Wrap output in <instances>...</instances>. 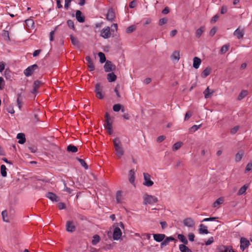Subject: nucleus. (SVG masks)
<instances>
[{"mask_svg":"<svg viewBox=\"0 0 252 252\" xmlns=\"http://www.w3.org/2000/svg\"><path fill=\"white\" fill-rule=\"evenodd\" d=\"M135 171H134V169H131L129 171V174H128V176H129L128 180H129V182L134 187H136V184H135Z\"/></svg>","mask_w":252,"mask_h":252,"instance_id":"nucleus-11","label":"nucleus"},{"mask_svg":"<svg viewBox=\"0 0 252 252\" xmlns=\"http://www.w3.org/2000/svg\"><path fill=\"white\" fill-rule=\"evenodd\" d=\"M107 79L109 82H113L116 80L117 76L114 72H111L107 74Z\"/></svg>","mask_w":252,"mask_h":252,"instance_id":"nucleus-26","label":"nucleus"},{"mask_svg":"<svg viewBox=\"0 0 252 252\" xmlns=\"http://www.w3.org/2000/svg\"><path fill=\"white\" fill-rule=\"evenodd\" d=\"M199 233L201 234H207L209 233L207 227L204 224L199 225Z\"/></svg>","mask_w":252,"mask_h":252,"instance_id":"nucleus-23","label":"nucleus"},{"mask_svg":"<svg viewBox=\"0 0 252 252\" xmlns=\"http://www.w3.org/2000/svg\"><path fill=\"white\" fill-rule=\"evenodd\" d=\"M244 155V153L243 151H241L238 152L235 155V161L236 162L240 161L242 159V158L243 157Z\"/></svg>","mask_w":252,"mask_h":252,"instance_id":"nucleus-28","label":"nucleus"},{"mask_svg":"<svg viewBox=\"0 0 252 252\" xmlns=\"http://www.w3.org/2000/svg\"><path fill=\"white\" fill-rule=\"evenodd\" d=\"M249 188V185L246 184L242 186L238 190L237 194L238 195H241L244 193H245L246 190Z\"/></svg>","mask_w":252,"mask_h":252,"instance_id":"nucleus-29","label":"nucleus"},{"mask_svg":"<svg viewBox=\"0 0 252 252\" xmlns=\"http://www.w3.org/2000/svg\"><path fill=\"white\" fill-rule=\"evenodd\" d=\"M182 145V143L181 142H178L175 143L172 147V150L174 151H176L178 150V149H179L181 148Z\"/></svg>","mask_w":252,"mask_h":252,"instance_id":"nucleus-42","label":"nucleus"},{"mask_svg":"<svg viewBox=\"0 0 252 252\" xmlns=\"http://www.w3.org/2000/svg\"><path fill=\"white\" fill-rule=\"evenodd\" d=\"M171 58L172 60H175L176 62H178L180 59V53L178 51H174L172 55L171 56Z\"/></svg>","mask_w":252,"mask_h":252,"instance_id":"nucleus-32","label":"nucleus"},{"mask_svg":"<svg viewBox=\"0 0 252 252\" xmlns=\"http://www.w3.org/2000/svg\"><path fill=\"white\" fill-rule=\"evenodd\" d=\"M165 235L164 234H153L154 239L157 242H162L165 239Z\"/></svg>","mask_w":252,"mask_h":252,"instance_id":"nucleus-17","label":"nucleus"},{"mask_svg":"<svg viewBox=\"0 0 252 252\" xmlns=\"http://www.w3.org/2000/svg\"><path fill=\"white\" fill-rule=\"evenodd\" d=\"M183 224L189 228H193L195 226V221L191 218H187L183 220Z\"/></svg>","mask_w":252,"mask_h":252,"instance_id":"nucleus-8","label":"nucleus"},{"mask_svg":"<svg viewBox=\"0 0 252 252\" xmlns=\"http://www.w3.org/2000/svg\"><path fill=\"white\" fill-rule=\"evenodd\" d=\"M67 24L69 28L72 29L73 31H75V28L74 26V22L71 20H68L67 21Z\"/></svg>","mask_w":252,"mask_h":252,"instance_id":"nucleus-47","label":"nucleus"},{"mask_svg":"<svg viewBox=\"0 0 252 252\" xmlns=\"http://www.w3.org/2000/svg\"><path fill=\"white\" fill-rule=\"evenodd\" d=\"M76 159L80 162V164L83 167H84L85 169H88V166L84 159L79 158H76Z\"/></svg>","mask_w":252,"mask_h":252,"instance_id":"nucleus-41","label":"nucleus"},{"mask_svg":"<svg viewBox=\"0 0 252 252\" xmlns=\"http://www.w3.org/2000/svg\"><path fill=\"white\" fill-rule=\"evenodd\" d=\"M41 83V82L40 81H38V80L35 81L33 83V88L37 89L38 90Z\"/></svg>","mask_w":252,"mask_h":252,"instance_id":"nucleus-53","label":"nucleus"},{"mask_svg":"<svg viewBox=\"0 0 252 252\" xmlns=\"http://www.w3.org/2000/svg\"><path fill=\"white\" fill-rule=\"evenodd\" d=\"M102 91V87L100 85V83H97L95 85L94 92L96 94V96L99 99H102L103 98V95H102L101 92Z\"/></svg>","mask_w":252,"mask_h":252,"instance_id":"nucleus-7","label":"nucleus"},{"mask_svg":"<svg viewBox=\"0 0 252 252\" xmlns=\"http://www.w3.org/2000/svg\"><path fill=\"white\" fill-rule=\"evenodd\" d=\"M167 22V19L166 18H161L159 20L158 24L159 26H162L163 25L166 24Z\"/></svg>","mask_w":252,"mask_h":252,"instance_id":"nucleus-55","label":"nucleus"},{"mask_svg":"<svg viewBox=\"0 0 252 252\" xmlns=\"http://www.w3.org/2000/svg\"><path fill=\"white\" fill-rule=\"evenodd\" d=\"M72 0H64L65 3H64V8L66 10H67L70 5V3L71 2Z\"/></svg>","mask_w":252,"mask_h":252,"instance_id":"nucleus-54","label":"nucleus"},{"mask_svg":"<svg viewBox=\"0 0 252 252\" xmlns=\"http://www.w3.org/2000/svg\"><path fill=\"white\" fill-rule=\"evenodd\" d=\"M217 32V29L216 28L214 27L213 28H212L210 31V35L211 36H213L215 35V34Z\"/></svg>","mask_w":252,"mask_h":252,"instance_id":"nucleus-63","label":"nucleus"},{"mask_svg":"<svg viewBox=\"0 0 252 252\" xmlns=\"http://www.w3.org/2000/svg\"><path fill=\"white\" fill-rule=\"evenodd\" d=\"M46 197L50 199L52 201L59 202L60 201V198L57 196V195L52 192H48L46 194Z\"/></svg>","mask_w":252,"mask_h":252,"instance_id":"nucleus-13","label":"nucleus"},{"mask_svg":"<svg viewBox=\"0 0 252 252\" xmlns=\"http://www.w3.org/2000/svg\"><path fill=\"white\" fill-rule=\"evenodd\" d=\"M144 181L143 185L146 187H151L154 184V181L152 180L151 176L148 173L144 172L143 173Z\"/></svg>","mask_w":252,"mask_h":252,"instance_id":"nucleus-3","label":"nucleus"},{"mask_svg":"<svg viewBox=\"0 0 252 252\" xmlns=\"http://www.w3.org/2000/svg\"><path fill=\"white\" fill-rule=\"evenodd\" d=\"M245 33V29L244 28L239 26L233 32V35L238 39L243 38Z\"/></svg>","mask_w":252,"mask_h":252,"instance_id":"nucleus-4","label":"nucleus"},{"mask_svg":"<svg viewBox=\"0 0 252 252\" xmlns=\"http://www.w3.org/2000/svg\"><path fill=\"white\" fill-rule=\"evenodd\" d=\"M250 245V242L245 238H241L240 240V249L244 251Z\"/></svg>","mask_w":252,"mask_h":252,"instance_id":"nucleus-10","label":"nucleus"},{"mask_svg":"<svg viewBox=\"0 0 252 252\" xmlns=\"http://www.w3.org/2000/svg\"><path fill=\"white\" fill-rule=\"evenodd\" d=\"M29 149L30 150V151L32 153H35L36 152L37 149L35 146H31L28 147Z\"/></svg>","mask_w":252,"mask_h":252,"instance_id":"nucleus-61","label":"nucleus"},{"mask_svg":"<svg viewBox=\"0 0 252 252\" xmlns=\"http://www.w3.org/2000/svg\"><path fill=\"white\" fill-rule=\"evenodd\" d=\"M201 63V60L198 57H195L193 59V67L197 69L199 67Z\"/></svg>","mask_w":252,"mask_h":252,"instance_id":"nucleus-20","label":"nucleus"},{"mask_svg":"<svg viewBox=\"0 0 252 252\" xmlns=\"http://www.w3.org/2000/svg\"><path fill=\"white\" fill-rule=\"evenodd\" d=\"M211 72V68L210 67H206L201 73V77L205 78L209 76Z\"/></svg>","mask_w":252,"mask_h":252,"instance_id":"nucleus-24","label":"nucleus"},{"mask_svg":"<svg viewBox=\"0 0 252 252\" xmlns=\"http://www.w3.org/2000/svg\"><path fill=\"white\" fill-rule=\"evenodd\" d=\"M122 231L120 228L118 227H116L113 231V238L115 240H119L122 236Z\"/></svg>","mask_w":252,"mask_h":252,"instance_id":"nucleus-9","label":"nucleus"},{"mask_svg":"<svg viewBox=\"0 0 252 252\" xmlns=\"http://www.w3.org/2000/svg\"><path fill=\"white\" fill-rule=\"evenodd\" d=\"M1 215L2 217V220L4 221L8 222L9 220L7 219V212L6 210H4L1 213Z\"/></svg>","mask_w":252,"mask_h":252,"instance_id":"nucleus-46","label":"nucleus"},{"mask_svg":"<svg viewBox=\"0 0 252 252\" xmlns=\"http://www.w3.org/2000/svg\"><path fill=\"white\" fill-rule=\"evenodd\" d=\"M179 250L181 252H192L190 249L184 244L179 245Z\"/></svg>","mask_w":252,"mask_h":252,"instance_id":"nucleus-33","label":"nucleus"},{"mask_svg":"<svg viewBox=\"0 0 252 252\" xmlns=\"http://www.w3.org/2000/svg\"><path fill=\"white\" fill-rule=\"evenodd\" d=\"M188 238L190 241L193 242L194 241V235L192 233H189L188 235Z\"/></svg>","mask_w":252,"mask_h":252,"instance_id":"nucleus-64","label":"nucleus"},{"mask_svg":"<svg viewBox=\"0 0 252 252\" xmlns=\"http://www.w3.org/2000/svg\"><path fill=\"white\" fill-rule=\"evenodd\" d=\"M201 126V125H193L190 128L189 130L191 132H194L197 130Z\"/></svg>","mask_w":252,"mask_h":252,"instance_id":"nucleus-49","label":"nucleus"},{"mask_svg":"<svg viewBox=\"0 0 252 252\" xmlns=\"http://www.w3.org/2000/svg\"><path fill=\"white\" fill-rule=\"evenodd\" d=\"M238 129H239V126H234L233 128H232L231 129L230 132L232 134H235V133H236L237 132Z\"/></svg>","mask_w":252,"mask_h":252,"instance_id":"nucleus-62","label":"nucleus"},{"mask_svg":"<svg viewBox=\"0 0 252 252\" xmlns=\"http://www.w3.org/2000/svg\"><path fill=\"white\" fill-rule=\"evenodd\" d=\"M6 111L9 113H10V114H14V112H15V111L14 110V108L12 106H9L7 108H6Z\"/></svg>","mask_w":252,"mask_h":252,"instance_id":"nucleus-56","label":"nucleus"},{"mask_svg":"<svg viewBox=\"0 0 252 252\" xmlns=\"http://www.w3.org/2000/svg\"><path fill=\"white\" fill-rule=\"evenodd\" d=\"M115 154L117 157V159H120L125 155V150L123 147L122 143L119 138H115L113 140Z\"/></svg>","mask_w":252,"mask_h":252,"instance_id":"nucleus-1","label":"nucleus"},{"mask_svg":"<svg viewBox=\"0 0 252 252\" xmlns=\"http://www.w3.org/2000/svg\"><path fill=\"white\" fill-rule=\"evenodd\" d=\"M16 101H17V103L19 108L20 109H21V108L22 107V101H23V96L22 95L21 93L18 94Z\"/></svg>","mask_w":252,"mask_h":252,"instance_id":"nucleus-27","label":"nucleus"},{"mask_svg":"<svg viewBox=\"0 0 252 252\" xmlns=\"http://www.w3.org/2000/svg\"><path fill=\"white\" fill-rule=\"evenodd\" d=\"M224 201V198L220 197L216 201H215L212 205L213 208H219L220 204H221Z\"/></svg>","mask_w":252,"mask_h":252,"instance_id":"nucleus-22","label":"nucleus"},{"mask_svg":"<svg viewBox=\"0 0 252 252\" xmlns=\"http://www.w3.org/2000/svg\"><path fill=\"white\" fill-rule=\"evenodd\" d=\"M204 27H201L199 29H197L195 31V35L197 38H199L202 33L204 32Z\"/></svg>","mask_w":252,"mask_h":252,"instance_id":"nucleus-35","label":"nucleus"},{"mask_svg":"<svg viewBox=\"0 0 252 252\" xmlns=\"http://www.w3.org/2000/svg\"><path fill=\"white\" fill-rule=\"evenodd\" d=\"M214 92H215L214 90L210 89L209 87H208L203 92L204 97L205 98H208L209 97L211 96V95L214 94Z\"/></svg>","mask_w":252,"mask_h":252,"instance_id":"nucleus-21","label":"nucleus"},{"mask_svg":"<svg viewBox=\"0 0 252 252\" xmlns=\"http://www.w3.org/2000/svg\"><path fill=\"white\" fill-rule=\"evenodd\" d=\"M75 17L79 23H84L85 21V16L83 15L82 12L79 10L76 11Z\"/></svg>","mask_w":252,"mask_h":252,"instance_id":"nucleus-16","label":"nucleus"},{"mask_svg":"<svg viewBox=\"0 0 252 252\" xmlns=\"http://www.w3.org/2000/svg\"><path fill=\"white\" fill-rule=\"evenodd\" d=\"M213 242H214V238H213V237H211L205 242V244H206V245L208 246V245H211L212 243H213Z\"/></svg>","mask_w":252,"mask_h":252,"instance_id":"nucleus-57","label":"nucleus"},{"mask_svg":"<svg viewBox=\"0 0 252 252\" xmlns=\"http://www.w3.org/2000/svg\"><path fill=\"white\" fill-rule=\"evenodd\" d=\"M151 234L149 233H144L141 235V238L143 240H150L151 239Z\"/></svg>","mask_w":252,"mask_h":252,"instance_id":"nucleus-51","label":"nucleus"},{"mask_svg":"<svg viewBox=\"0 0 252 252\" xmlns=\"http://www.w3.org/2000/svg\"><path fill=\"white\" fill-rule=\"evenodd\" d=\"M178 238L185 244H187L188 243L187 239L183 234H178Z\"/></svg>","mask_w":252,"mask_h":252,"instance_id":"nucleus-43","label":"nucleus"},{"mask_svg":"<svg viewBox=\"0 0 252 252\" xmlns=\"http://www.w3.org/2000/svg\"><path fill=\"white\" fill-rule=\"evenodd\" d=\"M104 70L106 72L113 71L116 69V66L110 61H107L104 65Z\"/></svg>","mask_w":252,"mask_h":252,"instance_id":"nucleus-6","label":"nucleus"},{"mask_svg":"<svg viewBox=\"0 0 252 252\" xmlns=\"http://www.w3.org/2000/svg\"><path fill=\"white\" fill-rule=\"evenodd\" d=\"M98 56L99 57V62L100 63H103L104 62L106 63L107 61L106 60L105 56L103 53L99 52L98 53Z\"/></svg>","mask_w":252,"mask_h":252,"instance_id":"nucleus-38","label":"nucleus"},{"mask_svg":"<svg viewBox=\"0 0 252 252\" xmlns=\"http://www.w3.org/2000/svg\"><path fill=\"white\" fill-rule=\"evenodd\" d=\"M113 110L114 112H118L120 110L123 113H124L125 111V107L119 103L114 104L113 106Z\"/></svg>","mask_w":252,"mask_h":252,"instance_id":"nucleus-18","label":"nucleus"},{"mask_svg":"<svg viewBox=\"0 0 252 252\" xmlns=\"http://www.w3.org/2000/svg\"><path fill=\"white\" fill-rule=\"evenodd\" d=\"M70 38L71 41V43L73 45L79 46L80 45V42L77 38L74 37L72 35H70Z\"/></svg>","mask_w":252,"mask_h":252,"instance_id":"nucleus-36","label":"nucleus"},{"mask_svg":"<svg viewBox=\"0 0 252 252\" xmlns=\"http://www.w3.org/2000/svg\"><path fill=\"white\" fill-rule=\"evenodd\" d=\"M17 138L19 139L18 143L20 144H23L26 142L25 135L23 133H19L17 135Z\"/></svg>","mask_w":252,"mask_h":252,"instance_id":"nucleus-19","label":"nucleus"},{"mask_svg":"<svg viewBox=\"0 0 252 252\" xmlns=\"http://www.w3.org/2000/svg\"><path fill=\"white\" fill-rule=\"evenodd\" d=\"M143 204L144 205H153L158 202V199L155 195L149 194L148 193H145L142 197Z\"/></svg>","mask_w":252,"mask_h":252,"instance_id":"nucleus-2","label":"nucleus"},{"mask_svg":"<svg viewBox=\"0 0 252 252\" xmlns=\"http://www.w3.org/2000/svg\"><path fill=\"white\" fill-rule=\"evenodd\" d=\"M115 18V14L114 11L112 8L108 9L106 14V19L109 21L112 22L114 20Z\"/></svg>","mask_w":252,"mask_h":252,"instance_id":"nucleus-12","label":"nucleus"},{"mask_svg":"<svg viewBox=\"0 0 252 252\" xmlns=\"http://www.w3.org/2000/svg\"><path fill=\"white\" fill-rule=\"evenodd\" d=\"M4 75L6 80H11L12 78V72L9 69L7 68L5 69Z\"/></svg>","mask_w":252,"mask_h":252,"instance_id":"nucleus-30","label":"nucleus"},{"mask_svg":"<svg viewBox=\"0 0 252 252\" xmlns=\"http://www.w3.org/2000/svg\"><path fill=\"white\" fill-rule=\"evenodd\" d=\"M248 94L247 90H242L238 96L237 99L241 100L245 98Z\"/></svg>","mask_w":252,"mask_h":252,"instance_id":"nucleus-31","label":"nucleus"},{"mask_svg":"<svg viewBox=\"0 0 252 252\" xmlns=\"http://www.w3.org/2000/svg\"><path fill=\"white\" fill-rule=\"evenodd\" d=\"M38 68V66L36 64H34L28 67L24 71L25 75L27 77L31 76L34 71Z\"/></svg>","mask_w":252,"mask_h":252,"instance_id":"nucleus-5","label":"nucleus"},{"mask_svg":"<svg viewBox=\"0 0 252 252\" xmlns=\"http://www.w3.org/2000/svg\"><path fill=\"white\" fill-rule=\"evenodd\" d=\"M252 169V162H249L246 166V171L248 172Z\"/></svg>","mask_w":252,"mask_h":252,"instance_id":"nucleus-58","label":"nucleus"},{"mask_svg":"<svg viewBox=\"0 0 252 252\" xmlns=\"http://www.w3.org/2000/svg\"><path fill=\"white\" fill-rule=\"evenodd\" d=\"M6 170V166L4 164L1 165L0 166V173L3 177H5L7 176V172Z\"/></svg>","mask_w":252,"mask_h":252,"instance_id":"nucleus-40","label":"nucleus"},{"mask_svg":"<svg viewBox=\"0 0 252 252\" xmlns=\"http://www.w3.org/2000/svg\"><path fill=\"white\" fill-rule=\"evenodd\" d=\"M122 197V191L121 190L118 191L116 193V200L118 203L121 202Z\"/></svg>","mask_w":252,"mask_h":252,"instance_id":"nucleus-45","label":"nucleus"},{"mask_svg":"<svg viewBox=\"0 0 252 252\" xmlns=\"http://www.w3.org/2000/svg\"><path fill=\"white\" fill-rule=\"evenodd\" d=\"M229 46L227 45H224L222 46L220 49V52L223 54L225 53L228 50Z\"/></svg>","mask_w":252,"mask_h":252,"instance_id":"nucleus-48","label":"nucleus"},{"mask_svg":"<svg viewBox=\"0 0 252 252\" xmlns=\"http://www.w3.org/2000/svg\"><path fill=\"white\" fill-rule=\"evenodd\" d=\"M66 230L69 232H73L75 230V226L72 221L68 220L66 222Z\"/></svg>","mask_w":252,"mask_h":252,"instance_id":"nucleus-14","label":"nucleus"},{"mask_svg":"<svg viewBox=\"0 0 252 252\" xmlns=\"http://www.w3.org/2000/svg\"><path fill=\"white\" fill-rule=\"evenodd\" d=\"M175 240V239L170 236V237H167L165 239L163 240V241L161 243V247H164L166 245H167L170 241H173Z\"/></svg>","mask_w":252,"mask_h":252,"instance_id":"nucleus-25","label":"nucleus"},{"mask_svg":"<svg viewBox=\"0 0 252 252\" xmlns=\"http://www.w3.org/2000/svg\"><path fill=\"white\" fill-rule=\"evenodd\" d=\"M218 250L219 252H227L228 248L223 245L220 246L218 247Z\"/></svg>","mask_w":252,"mask_h":252,"instance_id":"nucleus-44","label":"nucleus"},{"mask_svg":"<svg viewBox=\"0 0 252 252\" xmlns=\"http://www.w3.org/2000/svg\"><path fill=\"white\" fill-rule=\"evenodd\" d=\"M101 36L104 38H108L110 36V29L109 27L104 28L101 32Z\"/></svg>","mask_w":252,"mask_h":252,"instance_id":"nucleus-15","label":"nucleus"},{"mask_svg":"<svg viewBox=\"0 0 252 252\" xmlns=\"http://www.w3.org/2000/svg\"><path fill=\"white\" fill-rule=\"evenodd\" d=\"M25 22L27 25H31L32 27L34 25V22L32 19L26 20Z\"/></svg>","mask_w":252,"mask_h":252,"instance_id":"nucleus-60","label":"nucleus"},{"mask_svg":"<svg viewBox=\"0 0 252 252\" xmlns=\"http://www.w3.org/2000/svg\"><path fill=\"white\" fill-rule=\"evenodd\" d=\"M67 151L69 152L76 153L78 151V148L74 145H69L67 147Z\"/></svg>","mask_w":252,"mask_h":252,"instance_id":"nucleus-34","label":"nucleus"},{"mask_svg":"<svg viewBox=\"0 0 252 252\" xmlns=\"http://www.w3.org/2000/svg\"><path fill=\"white\" fill-rule=\"evenodd\" d=\"M100 241V237L99 235L95 234L93 237V239L92 241L93 245H96Z\"/></svg>","mask_w":252,"mask_h":252,"instance_id":"nucleus-39","label":"nucleus"},{"mask_svg":"<svg viewBox=\"0 0 252 252\" xmlns=\"http://www.w3.org/2000/svg\"><path fill=\"white\" fill-rule=\"evenodd\" d=\"M58 208L60 210L64 209L65 208V205L64 203L60 202L58 203Z\"/></svg>","mask_w":252,"mask_h":252,"instance_id":"nucleus-59","label":"nucleus"},{"mask_svg":"<svg viewBox=\"0 0 252 252\" xmlns=\"http://www.w3.org/2000/svg\"><path fill=\"white\" fill-rule=\"evenodd\" d=\"M2 36L5 41H10V39L9 35V32L7 31L3 30L1 33Z\"/></svg>","mask_w":252,"mask_h":252,"instance_id":"nucleus-37","label":"nucleus"},{"mask_svg":"<svg viewBox=\"0 0 252 252\" xmlns=\"http://www.w3.org/2000/svg\"><path fill=\"white\" fill-rule=\"evenodd\" d=\"M63 185H64V191H66L69 194L72 193L73 190L67 187L65 181H63Z\"/></svg>","mask_w":252,"mask_h":252,"instance_id":"nucleus-50","label":"nucleus"},{"mask_svg":"<svg viewBox=\"0 0 252 252\" xmlns=\"http://www.w3.org/2000/svg\"><path fill=\"white\" fill-rule=\"evenodd\" d=\"M137 5V1L135 0H133L132 1H131L129 4V7L130 8H135Z\"/></svg>","mask_w":252,"mask_h":252,"instance_id":"nucleus-52","label":"nucleus"}]
</instances>
